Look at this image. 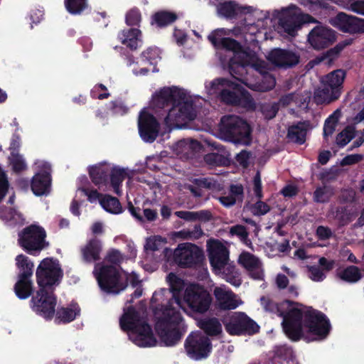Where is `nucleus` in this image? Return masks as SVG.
I'll use <instances>...</instances> for the list:
<instances>
[{"instance_id":"obj_16","label":"nucleus","mask_w":364,"mask_h":364,"mask_svg":"<svg viewBox=\"0 0 364 364\" xmlns=\"http://www.w3.org/2000/svg\"><path fill=\"white\" fill-rule=\"evenodd\" d=\"M139 132L146 142H154L159 134V123L156 117L146 111L140 112L138 121Z\"/></svg>"},{"instance_id":"obj_5","label":"nucleus","mask_w":364,"mask_h":364,"mask_svg":"<svg viewBox=\"0 0 364 364\" xmlns=\"http://www.w3.org/2000/svg\"><path fill=\"white\" fill-rule=\"evenodd\" d=\"M46 237L44 228L33 223L18 232L17 244L28 255L36 257L49 247Z\"/></svg>"},{"instance_id":"obj_47","label":"nucleus","mask_w":364,"mask_h":364,"mask_svg":"<svg viewBox=\"0 0 364 364\" xmlns=\"http://www.w3.org/2000/svg\"><path fill=\"white\" fill-rule=\"evenodd\" d=\"M229 235L231 236H237L240 240L245 245L251 243L248 238L249 233L245 226L242 225H235L232 226L229 230Z\"/></svg>"},{"instance_id":"obj_36","label":"nucleus","mask_w":364,"mask_h":364,"mask_svg":"<svg viewBox=\"0 0 364 364\" xmlns=\"http://www.w3.org/2000/svg\"><path fill=\"white\" fill-rule=\"evenodd\" d=\"M100 203L108 213L119 214L123 211L122 206L118 198L110 195H105L100 199Z\"/></svg>"},{"instance_id":"obj_45","label":"nucleus","mask_w":364,"mask_h":364,"mask_svg":"<svg viewBox=\"0 0 364 364\" xmlns=\"http://www.w3.org/2000/svg\"><path fill=\"white\" fill-rule=\"evenodd\" d=\"M340 116L339 110H336L331 114L325 121L323 125V138L327 139L329 136H331L336 129V124L338 122Z\"/></svg>"},{"instance_id":"obj_21","label":"nucleus","mask_w":364,"mask_h":364,"mask_svg":"<svg viewBox=\"0 0 364 364\" xmlns=\"http://www.w3.org/2000/svg\"><path fill=\"white\" fill-rule=\"evenodd\" d=\"M208 40L214 46L223 67H225V59L222 58V53L228 50V31L225 28H217L208 36Z\"/></svg>"},{"instance_id":"obj_8","label":"nucleus","mask_w":364,"mask_h":364,"mask_svg":"<svg viewBox=\"0 0 364 364\" xmlns=\"http://www.w3.org/2000/svg\"><path fill=\"white\" fill-rule=\"evenodd\" d=\"M277 29L279 33L294 36L303 23L316 22L309 14H303L294 6L283 9L277 16Z\"/></svg>"},{"instance_id":"obj_64","label":"nucleus","mask_w":364,"mask_h":364,"mask_svg":"<svg viewBox=\"0 0 364 364\" xmlns=\"http://www.w3.org/2000/svg\"><path fill=\"white\" fill-rule=\"evenodd\" d=\"M192 183L200 189H211L214 186V183L208 178H196L193 179Z\"/></svg>"},{"instance_id":"obj_49","label":"nucleus","mask_w":364,"mask_h":364,"mask_svg":"<svg viewBox=\"0 0 364 364\" xmlns=\"http://www.w3.org/2000/svg\"><path fill=\"white\" fill-rule=\"evenodd\" d=\"M204 161L210 166H228V158L216 153L205 154Z\"/></svg>"},{"instance_id":"obj_63","label":"nucleus","mask_w":364,"mask_h":364,"mask_svg":"<svg viewBox=\"0 0 364 364\" xmlns=\"http://www.w3.org/2000/svg\"><path fill=\"white\" fill-rule=\"evenodd\" d=\"M143 57L147 60L151 65H155L159 58V51L156 48H148L142 53Z\"/></svg>"},{"instance_id":"obj_32","label":"nucleus","mask_w":364,"mask_h":364,"mask_svg":"<svg viewBox=\"0 0 364 364\" xmlns=\"http://www.w3.org/2000/svg\"><path fill=\"white\" fill-rule=\"evenodd\" d=\"M306 122H299L297 124L289 127L287 137L289 141L301 145L306 141Z\"/></svg>"},{"instance_id":"obj_9","label":"nucleus","mask_w":364,"mask_h":364,"mask_svg":"<svg viewBox=\"0 0 364 364\" xmlns=\"http://www.w3.org/2000/svg\"><path fill=\"white\" fill-rule=\"evenodd\" d=\"M209 292L199 284H191L184 290L183 304H187L191 312L203 314L207 312L212 303Z\"/></svg>"},{"instance_id":"obj_23","label":"nucleus","mask_w":364,"mask_h":364,"mask_svg":"<svg viewBox=\"0 0 364 364\" xmlns=\"http://www.w3.org/2000/svg\"><path fill=\"white\" fill-rule=\"evenodd\" d=\"M80 314V308L77 303L70 304L68 307H60L55 312V322L58 324L68 323Z\"/></svg>"},{"instance_id":"obj_24","label":"nucleus","mask_w":364,"mask_h":364,"mask_svg":"<svg viewBox=\"0 0 364 364\" xmlns=\"http://www.w3.org/2000/svg\"><path fill=\"white\" fill-rule=\"evenodd\" d=\"M110 164L102 163L89 168V175L96 186L106 185L109 181Z\"/></svg>"},{"instance_id":"obj_48","label":"nucleus","mask_w":364,"mask_h":364,"mask_svg":"<svg viewBox=\"0 0 364 364\" xmlns=\"http://www.w3.org/2000/svg\"><path fill=\"white\" fill-rule=\"evenodd\" d=\"M176 18L177 16L176 14L168 11H159L154 16V21L159 26H166L175 21Z\"/></svg>"},{"instance_id":"obj_59","label":"nucleus","mask_w":364,"mask_h":364,"mask_svg":"<svg viewBox=\"0 0 364 364\" xmlns=\"http://www.w3.org/2000/svg\"><path fill=\"white\" fill-rule=\"evenodd\" d=\"M212 4L217 8L218 15L220 17L228 16V1L227 0H210Z\"/></svg>"},{"instance_id":"obj_60","label":"nucleus","mask_w":364,"mask_h":364,"mask_svg":"<svg viewBox=\"0 0 364 364\" xmlns=\"http://www.w3.org/2000/svg\"><path fill=\"white\" fill-rule=\"evenodd\" d=\"M363 159V155L360 154L347 155L341 160V165L343 166L353 165L360 162Z\"/></svg>"},{"instance_id":"obj_4","label":"nucleus","mask_w":364,"mask_h":364,"mask_svg":"<svg viewBox=\"0 0 364 364\" xmlns=\"http://www.w3.org/2000/svg\"><path fill=\"white\" fill-rule=\"evenodd\" d=\"M187 92H177L175 103L173 107L168 109L165 120L172 125L179 126L187 122L194 120L202 103L200 100L202 98H193L191 96H186Z\"/></svg>"},{"instance_id":"obj_53","label":"nucleus","mask_w":364,"mask_h":364,"mask_svg":"<svg viewBox=\"0 0 364 364\" xmlns=\"http://www.w3.org/2000/svg\"><path fill=\"white\" fill-rule=\"evenodd\" d=\"M250 210L254 215L261 216L269 212L270 207L267 203L259 199L258 201L250 207Z\"/></svg>"},{"instance_id":"obj_39","label":"nucleus","mask_w":364,"mask_h":364,"mask_svg":"<svg viewBox=\"0 0 364 364\" xmlns=\"http://www.w3.org/2000/svg\"><path fill=\"white\" fill-rule=\"evenodd\" d=\"M140 31L136 28L129 29L127 31H123L120 39L122 43L131 49H136L139 44V36Z\"/></svg>"},{"instance_id":"obj_61","label":"nucleus","mask_w":364,"mask_h":364,"mask_svg":"<svg viewBox=\"0 0 364 364\" xmlns=\"http://www.w3.org/2000/svg\"><path fill=\"white\" fill-rule=\"evenodd\" d=\"M220 138L228 141V114L223 115L218 124Z\"/></svg>"},{"instance_id":"obj_25","label":"nucleus","mask_w":364,"mask_h":364,"mask_svg":"<svg viewBox=\"0 0 364 364\" xmlns=\"http://www.w3.org/2000/svg\"><path fill=\"white\" fill-rule=\"evenodd\" d=\"M229 105L239 106L248 111L256 108L250 92H229Z\"/></svg>"},{"instance_id":"obj_62","label":"nucleus","mask_w":364,"mask_h":364,"mask_svg":"<svg viewBox=\"0 0 364 364\" xmlns=\"http://www.w3.org/2000/svg\"><path fill=\"white\" fill-rule=\"evenodd\" d=\"M251 157V152L245 149L242 150L235 156L236 161L243 168H247L249 166V160Z\"/></svg>"},{"instance_id":"obj_19","label":"nucleus","mask_w":364,"mask_h":364,"mask_svg":"<svg viewBox=\"0 0 364 364\" xmlns=\"http://www.w3.org/2000/svg\"><path fill=\"white\" fill-rule=\"evenodd\" d=\"M309 42L315 49H322L335 41L334 32L325 26H316L309 34Z\"/></svg>"},{"instance_id":"obj_17","label":"nucleus","mask_w":364,"mask_h":364,"mask_svg":"<svg viewBox=\"0 0 364 364\" xmlns=\"http://www.w3.org/2000/svg\"><path fill=\"white\" fill-rule=\"evenodd\" d=\"M51 168L49 164H43L41 169L32 178L31 191L37 196H48L51 191Z\"/></svg>"},{"instance_id":"obj_55","label":"nucleus","mask_w":364,"mask_h":364,"mask_svg":"<svg viewBox=\"0 0 364 364\" xmlns=\"http://www.w3.org/2000/svg\"><path fill=\"white\" fill-rule=\"evenodd\" d=\"M229 283L235 287H239L242 283L240 274L236 270L233 262H229Z\"/></svg>"},{"instance_id":"obj_33","label":"nucleus","mask_w":364,"mask_h":364,"mask_svg":"<svg viewBox=\"0 0 364 364\" xmlns=\"http://www.w3.org/2000/svg\"><path fill=\"white\" fill-rule=\"evenodd\" d=\"M14 291L19 299H26L33 293V283L31 279L17 278Z\"/></svg>"},{"instance_id":"obj_57","label":"nucleus","mask_w":364,"mask_h":364,"mask_svg":"<svg viewBox=\"0 0 364 364\" xmlns=\"http://www.w3.org/2000/svg\"><path fill=\"white\" fill-rule=\"evenodd\" d=\"M109 109L115 114H124L128 112L127 107L120 99L111 101L109 104Z\"/></svg>"},{"instance_id":"obj_15","label":"nucleus","mask_w":364,"mask_h":364,"mask_svg":"<svg viewBox=\"0 0 364 364\" xmlns=\"http://www.w3.org/2000/svg\"><path fill=\"white\" fill-rule=\"evenodd\" d=\"M184 348L189 358L200 360L208 355L211 350V343L201 332H192L186 338Z\"/></svg>"},{"instance_id":"obj_51","label":"nucleus","mask_w":364,"mask_h":364,"mask_svg":"<svg viewBox=\"0 0 364 364\" xmlns=\"http://www.w3.org/2000/svg\"><path fill=\"white\" fill-rule=\"evenodd\" d=\"M67 10L73 14H80L87 6L86 0H65Z\"/></svg>"},{"instance_id":"obj_40","label":"nucleus","mask_w":364,"mask_h":364,"mask_svg":"<svg viewBox=\"0 0 364 364\" xmlns=\"http://www.w3.org/2000/svg\"><path fill=\"white\" fill-rule=\"evenodd\" d=\"M214 295L216 301L214 304V309H211V311H216L215 314L218 316L220 311L228 310V291L222 288L216 287L214 290Z\"/></svg>"},{"instance_id":"obj_29","label":"nucleus","mask_w":364,"mask_h":364,"mask_svg":"<svg viewBox=\"0 0 364 364\" xmlns=\"http://www.w3.org/2000/svg\"><path fill=\"white\" fill-rule=\"evenodd\" d=\"M274 358L279 364H299L291 347L287 345L276 346L274 349Z\"/></svg>"},{"instance_id":"obj_35","label":"nucleus","mask_w":364,"mask_h":364,"mask_svg":"<svg viewBox=\"0 0 364 364\" xmlns=\"http://www.w3.org/2000/svg\"><path fill=\"white\" fill-rule=\"evenodd\" d=\"M0 218L9 223L10 225H22L25 223L23 215L13 208H1Z\"/></svg>"},{"instance_id":"obj_42","label":"nucleus","mask_w":364,"mask_h":364,"mask_svg":"<svg viewBox=\"0 0 364 364\" xmlns=\"http://www.w3.org/2000/svg\"><path fill=\"white\" fill-rule=\"evenodd\" d=\"M355 128L353 126H347L336 136V144L340 147H344L355 136Z\"/></svg>"},{"instance_id":"obj_11","label":"nucleus","mask_w":364,"mask_h":364,"mask_svg":"<svg viewBox=\"0 0 364 364\" xmlns=\"http://www.w3.org/2000/svg\"><path fill=\"white\" fill-rule=\"evenodd\" d=\"M229 57L230 53L231 62L240 65H251L261 74H267L269 66L263 60L259 58L254 53L243 49L241 46L234 40L229 38Z\"/></svg>"},{"instance_id":"obj_7","label":"nucleus","mask_w":364,"mask_h":364,"mask_svg":"<svg viewBox=\"0 0 364 364\" xmlns=\"http://www.w3.org/2000/svg\"><path fill=\"white\" fill-rule=\"evenodd\" d=\"M63 276L59 261L53 257L41 260L36 271V282L41 288L55 289L60 283Z\"/></svg>"},{"instance_id":"obj_41","label":"nucleus","mask_w":364,"mask_h":364,"mask_svg":"<svg viewBox=\"0 0 364 364\" xmlns=\"http://www.w3.org/2000/svg\"><path fill=\"white\" fill-rule=\"evenodd\" d=\"M333 195L334 189L332 186H319L314 192V200L318 203H326Z\"/></svg>"},{"instance_id":"obj_37","label":"nucleus","mask_w":364,"mask_h":364,"mask_svg":"<svg viewBox=\"0 0 364 364\" xmlns=\"http://www.w3.org/2000/svg\"><path fill=\"white\" fill-rule=\"evenodd\" d=\"M337 277L346 282L355 283L361 279L362 274L358 267L350 265L343 270L338 271Z\"/></svg>"},{"instance_id":"obj_54","label":"nucleus","mask_w":364,"mask_h":364,"mask_svg":"<svg viewBox=\"0 0 364 364\" xmlns=\"http://www.w3.org/2000/svg\"><path fill=\"white\" fill-rule=\"evenodd\" d=\"M105 260L112 264L111 265L119 267L123 261V257L120 251L112 249L107 252L105 257Z\"/></svg>"},{"instance_id":"obj_43","label":"nucleus","mask_w":364,"mask_h":364,"mask_svg":"<svg viewBox=\"0 0 364 364\" xmlns=\"http://www.w3.org/2000/svg\"><path fill=\"white\" fill-rule=\"evenodd\" d=\"M244 198V188L242 184L229 186V207L242 203Z\"/></svg>"},{"instance_id":"obj_13","label":"nucleus","mask_w":364,"mask_h":364,"mask_svg":"<svg viewBox=\"0 0 364 364\" xmlns=\"http://www.w3.org/2000/svg\"><path fill=\"white\" fill-rule=\"evenodd\" d=\"M252 128L247 120L229 114V142L247 146L252 143Z\"/></svg>"},{"instance_id":"obj_46","label":"nucleus","mask_w":364,"mask_h":364,"mask_svg":"<svg viewBox=\"0 0 364 364\" xmlns=\"http://www.w3.org/2000/svg\"><path fill=\"white\" fill-rule=\"evenodd\" d=\"M9 161L12 167V170L16 173H21L27 169V164L22 155L18 154L11 153L9 156Z\"/></svg>"},{"instance_id":"obj_30","label":"nucleus","mask_w":364,"mask_h":364,"mask_svg":"<svg viewBox=\"0 0 364 364\" xmlns=\"http://www.w3.org/2000/svg\"><path fill=\"white\" fill-rule=\"evenodd\" d=\"M198 326L209 336H216L222 333V326L216 318H205L198 321Z\"/></svg>"},{"instance_id":"obj_52","label":"nucleus","mask_w":364,"mask_h":364,"mask_svg":"<svg viewBox=\"0 0 364 364\" xmlns=\"http://www.w3.org/2000/svg\"><path fill=\"white\" fill-rule=\"evenodd\" d=\"M343 49V46L338 45L333 49L328 50L325 55H323L318 60L319 63H323L326 65H331L333 62L337 58L340 52Z\"/></svg>"},{"instance_id":"obj_56","label":"nucleus","mask_w":364,"mask_h":364,"mask_svg":"<svg viewBox=\"0 0 364 364\" xmlns=\"http://www.w3.org/2000/svg\"><path fill=\"white\" fill-rule=\"evenodd\" d=\"M307 269L309 273V277L312 281L322 282L326 278L325 274L319 267L316 265L308 266Z\"/></svg>"},{"instance_id":"obj_26","label":"nucleus","mask_w":364,"mask_h":364,"mask_svg":"<svg viewBox=\"0 0 364 364\" xmlns=\"http://www.w3.org/2000/svg\"><path fill=\"white\" fill-rule=\"evenodd\" d=\"M15 264L18 270L17 278L31 279L34 263L28 256L23 254L18 255L15 258Z\"/></svg>"},{"instance_id":"obj_10","label":"nucleus","mask_w":364,"mask_h":364,"mask_svg":"<svg viewBox=\"0 0 364 364\" xmlns=\"http://www.w3.org/2000/svg\"><path fill=\"white\" fill-rule=\"evenodd\" d=\"M54 291L39 287L31 299L33 311L46 320H51L55 316L57 296Z\"/></svg>"},{"instance_id":"obj_34","label":"nucleus","mask_w":364,"mask_h":364,"mask_svg":"<svg viewBox=\"0 0 364 364\" xmlns=\"http://www.w3.org/2000/svg\"><path fill=\"white\" fill-rule=\"evenodd\" d=\"M127 176V173L125 169L117 166L112 167L110 166L109 179L110 180V183L114 189V192L118 196L122 194L120 187Z\"/></svg>"},{"instance_id":"obj_1","label":"nucleus","mask_w":364,"mask_h":364,"mask_svg":"<svg viewBox=\"0 0 364 364\" xmlns=\"http://www.w3.org/2000/svg\"><path fill=\"white\" fill-rule=\"evenodd\" d=\"M260 304L265 311L275 314L283 318V331L291 341H298L303 337V326L318 339L326 338L330 332L331 324L326 316L312 307L301 309L293 306H299L297 302L286 299L276 303L267 296L260 297Z\"/></svg>"},{"instance_id":"obj_38","label":"nucleus","mask_w":364,"mask_h":364,"mask_svg":"<svg viewBox=\"0 0 364 364\" xmlns=\"http://www.w3.org/2000/svg\"><path fill=\"white\" fill-rule=\"evenodd\" d=\"M354 18L345 13H339L331 19V23L340 30L351 33Z\"/></svg>"},{"instance_id":"obj_22","label":"nucleus","mask_w":364,"mask_h":364,"mask_svg":"<svg viewBox=\"0 0 364 364\" xmlns=\"http://www.w3.org/2000/svg\"><path fill=\"white\" fill-rule=\"evenodd\" d=\"M102 250V242L96 237L90 240L87 243L81 248L82 260L86 263H92L99 261Z\"/></svg>"},{"instance_id":"obj_18","label":"nucleus","mask_w":364,"mask_h":364,"mask_svg":"<svg viewBox=\"0 0 364 364\" xmlns=\"http://www.w3.org/2000/svg\"><path fill=\"white\" fill-rule=\"evenodd\" d=\"M207 251L213 267L220 269L228 264V248L218 240L210 239L207 242Z\"/></svg>"},{"instance_id":"obj_28","label":"nucleus","mask_w":364,"mask_h":364,"mask_svg":"<svg viewBox=\"0 0 364 364\" xmlns=\"http://www.w3.org/2000/svg\"><path fill=\"white\" fill-rule=\"evenodd\" d=\"M177 92H154L151 98V105L154 108L165 109L173 107Z\"/></svg>"},{"instance_id":"obj_27","label":"nucleus","mask_w":364,"mask_h":364,"mask_svg":"<svg viewBox=\"0 0 364 364\" xmlns=\"http://www.w3.org/2000/svg\"><path fill=\"white\" fill-rule=\"evenodd\" d=\"M332 215L340 225H346L355 218L357 211L349 205H338L332 210Z\"/></svg>"},{"instance_id":"obj_44","label":"nucleus","mask_w":364,"mask_h":364,"mask_svg":"<svg viewBox=\"0 0 364 364\" xmlns=\"http://www.w3.org/2000/svg\"><path fill=\"white\" fill-rule=\"evenodd\" d=\"M238 262L247 271L259 266L261 263L257 257L248 252H243L240 255Z\"/></svg>"},{"instance_id":"obj_20","label":"nucleus","mask_w":364,"mask_h":364,"mask_svg":"<svg viewBox=\"0 0 364 364\" xmlns=\"http://www.w3.org/2000/svg\"><path fill=\"white\" fill-rule=\"evenodd\" d=\"M268 59L278 67L287 68L294 65L299 62V56L289 50L274 49L268 55Z\"/></svg>"},{"instance_id":"obj_12","label":"nucleus","mask_w":364,"mask_h":364,"mask_svg":"<svg viewBox=\"0 0 364 364\" xmlns=\"http://www.w3.org/2000/svg\"><path fill=\"white\" fill-rule=\"evenodd\" d=\"M173 261L182 268H196L204 261L203 251L195 244L181 243L173 252Z\"/></svg>"},{"instance_id":"obj_14","label":"nucleus","mask_w":364,"mask_h":364,"mask_svg":"<svg viewBox=\"0 0 364 364\" xmlns=\"http://www.w3.org/2000/svg\"><path fill=\"white\" fill-rule=\"evenodd\" d=\"M259 331V326L245 313H229V335L252 336Z\"/></svg>"},{"instance_id":"obj_2","label":"nucleus","mask_w":364,"mask_h":364,"mask_svg":"<svg viewBox=\"0 0 364 364\" xmlns=\"http://www.w3.org/2000/svg\"><path fill=\"white\" fill-rule=\"evenodd\" d=\"M172 297L166 304H159L153 309L154 328L161 343L165 346H174L181 340L186 331L180 309L183 306L181 292L186 289L183 279L173 272L167 276Z\"/></svg>"},{"instance_id":"obj_6","label":"nucleus","mask_w":364,"mask_h":364,"mask_svg":"<svg viewBox=\"0 0 364 364\" xmlns=\"http://www.w3.org/2000/svg\"><path fill=\"white\" fill-rule=\"evenodd\" d=\"M94 274L100 289L107 294H118L128 286L127 279L122 276L115 266L97 264Z\"/></svg>"},{"instance_id":"obj_50","label":"nucleus","mask_w":364,"mask_h":364,"mask_svg":"<svg viewBox=\"0 0 364 364\" xmlns=\"http://www.w3.org/2000/svg\"><path fill=\"white\" fill-rule=\"evenodd\" d=\"M260 109L265 119H272L279 112V102L262 104Z\"/></svg>"},{"instance_id":"obj_58","label":"nucleus","mask_w":364,"mask_h":364,"mask_svg":"<svg viewBox=\"0 0 364 364\" xmlns=\"http://www.w3.org/2000/svg\"><path fill=\"white\" fill-rule=\"evenodd\" d=\"M316 235L319 240H327L333 236V232L327 226L319 225L316 228Z\"/></svg>"},{"instance_id":"obj_31","label":"nucleus","mask_w":364,"mask_h":364,"mask_svg":"<svg viewBox=\"0 0 364 364\" xmlns=\"http://www.w3.org/2000/svg\"><path fill=\"white\" fill-rule=\"evenodd\" d=\"M345 77V71L339 69L334 70L323 77L321 80V82L326 89L338 90L341 88Z\"/></svg>"},{"instance_id":"obj_3","label":"nucleus","mask_w":364,"mask_h":364,"mask_svg":"<svg viewBox=\"0 0 364 364\" xmlns=\"http://www.w3.org/2000/svg\"><path fill=\"white\" fill-rule=\"evenodd\" d=\"M119 325L124 331L134 335V342L139 347H152L157 341L151 326L144 321L139 312L132 306L124 309L119 319Z\"/></svg>"}]
</instances>
